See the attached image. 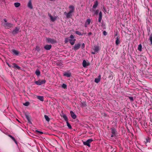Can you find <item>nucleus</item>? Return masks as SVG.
Returning <instances> with one entry per match:
<instances>
[{"instance_id":"nucleus-1","label":"nucleus","mask_w":152,"mask_h":152,"mask_svg":"<svg viewBox=\"0 0 152 152\" xmlns=\"http://www.w3.org/2000/svg\"><path fill=\"white\" fill-rule=\"evenodd\" d=\"M76 41V39L75 38V37L72 35L71 34L69 37H66L65 39L64 42L65 43H67L69 42L71 45H73Z\"/></svg>"},{"instance_id":"nucleus-2","label":"nucleus","mask_w":152,"mask_h":152,"mask_svg":"<svg viewBox=\"0 0 152 152\" xmlns=\"http://www.w3.org/2000/svg\"><path fill=\"white\" fill-rule=\"evenodd\" d=\"M93 141L92 139H90L88 140L86 142H83V144L85 145H87L88 147H90V143Z\"/></svg>"},{"instance_id":"nucleus-3","label":"nucleus","mask_w":152,"mask_h":152,"mask_svg":"<svg viewBox=\"0 0 152 152\" xmlns=\"http://www.w3.org/2000/svg\"><path fill=\"white\" fill-rule=\"evenodd\" d=\"M2 24L3 26L4 27L7 28H11L13 26L12 24L8 23H3Z\"/></svg>"},{"instance_id":"nucleus-4","label":"nucleus","mask_w":152,"mask_h":152,"mask_svg":"<svg viewBox=\"0 0 152 152\" xmlns=\"http://www.w3.org/2000/svg\"><path fill=\"white\" fill-rule=\"evenodd\" d=\"M45 82L46 81L45 80H38L34 82L36 84L38 85H40L42 84H45Z\"/></svg>"},{"instance_id":"nucleus-5","label":"nucleus","mask_w":152,"mask_h":152,"mask_svg":"<svg viewBox=\"0 0 152 152\" xmlns=\"http://www.w3.org/2000/svg\"><path fill=\"white\" fill-rule=\"evenodd\" d=\"M46 40L47 42L51 44H54L56 42V40L50 38H47L46 39Z\"/></svg>"},{"instance_id":"nucleus-6","label":"nucleus","mask_w":152,"mask_h":152,"mask_svg":"<svg viewBox=\"0 0 152 152\" xmlns=\"http://www.w3.org/2000/svg\"><path fill=\"white\" fill-rule=\"evenodd\" d=\"M69 12L73 13L74 12L75 10V6L72 5H70L69 7Z\"/></svg>"},{"instance_id":"nucleus-7","label":"nucleus","mask_w":152,"mask_h":152,"mask_svg":"<svg viewBox=\"0 0 152 152\" xmlns=\"http://www.w3.org/2000/svg\"><path fill=\"white\" fill-rule=\"evenodd\" d=\"M80 46L81 45L80 43L75 44L72 49L76 51L78 50L80 48Z\"/></svg>"},{"instance_id":"nucleus-8","label":"nucleus","mask_w":152,"mask_h":152,"mask_svg":"<svg viewBox=\"0 0 152 152\" xmlns=\"http://www.w3.org/2000/svg\"><path fill=\"white\" fill-rule=\"evenodd\" d=\"M20 28L18 27H16L12 31V33L13 35H15L18 33L19 31Z\"/></svg>"},{"instance_id":"nucleus-9","label":"nucleus","mask_w":152,"mask_h":152,"mask_svg":"<svg viewBox=\"0 0 152 152\" xmlns=\"http://www.w3.org/2000/svg\"><path fill=\"white\" fill-rule=\"evenodd\" d=\"M48 15L50 17V20L53 22L57 18V16H55L54 17H53L50 13L48 14Z\"/></svg>"},{"instance_id":"nucleus-10","label":"nucleus","mask_w":152,"mask_h":152,"mask_svg":"<svg viewBox=\"0 0 152 152\" xmlns=\"http://www.w3.org/2000/svg\"><path fill=\"white\" fill-rule=\"evenodd\" d=\"M72 13L71 12H69L67 13L66 12H65L64 13V14L66 16V18H71L72 16Z\"/></svg>"},{"instance_id":"nucleus-11","label":"nucleus","mask_w":152,"mask_h":152,"mask_svg":"<svg viewBox=\"0 0 152 152\" xmlns=\"http://www.w3.org/2000/svg\"><path fill=\"white\" fill-rule=\"evenodd\" d=\"M116 131V130L114 129L113 128L111 129V133L112 134L111 135V137H113L115 136Z\"/></svg>"},{"instance_id":"nucleus-12","label":"nucleus","mask_w":152,"mask_h":152,"mask_svg":"<svg viewBox=\"0 0 152 152\" xmlns=\"http://www.w3.org/2000/svg\"><path fill=\"white\" fill-rule=\"evenodd\" d=\"M27 6L30 9H31L33 8V6L32 4L31 1V0H29L27 4Z\"/></svg>"},{"instance_id":"nucleus-13","label":"nucleus","mask_w":152,"mask_h":152,"mask_svg":"<svg viewBox=\"0 0 152 152\" xmlns=\"http://www.w3.org/2000/svg\"><path fill=\"white\" fill-rule=\"evenodd\" d=\"M52 45H45L44 47V48L47 50H50L51 48Z\"/></svg>"},{"instance_id":"nucleus-14","label":"nucleus","mask_w":152,"mask_h":152,"mask_svg":"<svg viewBox=\"0 0 152 152\" xmlns=\"http://www.w3.org/2000/svg\"><path fill=\"white\" fill-rule=\"evenodd\" d=\"M70 113L72 118L75 119L76 118V116L75 113L72 111H70Z\"/></svg>"},{"instance_id":"nucleus-15","label":"nucleus","mask_w":152,"mask_h":152,"mask_svg":"<svg viewBox=\"0 0 152 152\" xmlns=\"http://www.w3.org/2000/svg\"><path fill=\"white\" fill-rule=\"evenodd\" d=\"M12 52L13 54L16 55H18L19 54V52L18 51L14 49L12 50Z\"/></svg>"},{"instance_id":"nucleus-16","label":"nucleus","mask_w":152,"mask_h":152,"mask_svg":"<svg viewBox=\"0 0 152 152\" xmlns=\"http://www.w3.org/2000/svg\"><path fill=\"white\" fill-rule=\"evenodd\" d=\"M120 43V40L119 38L118 37H117L116 38V40L115 41V44L117 45H118Z\"/></svg>"},{"instance_id":"nucleus-17","label":"nucleus","mask_w":152,"mask_h":152,"mask_svg":"<svg viewBox=\"0 0 152 152\" xmlns=\"http://www.w3.org/2000/svg\"><path fill=\"white\" fill-rule=\"evenodd\" d=\"M99 78H95V83H98L100 82L101 78L100 75H99Z\"/></svg>"},{"instance_id":"nucleus-18","label":"nucleus","mask_w":152,"mask_h":152,"mask_svg":"<svg viewBox=\"0 0 152 152\" xmlns=\"http://www.w3.org/2000/svg\"><path fill=\"white\" fill-rule=\"evenodd\" d=\"M94 50L95 52H98L99 50V48L97 46H94Z\"/></svg>"},{"instance_id":"nucleus-19","label":"nucleus","mask_w":152,"mask_h":152,"mask_svg":"<svg viewBox=\"0 0 152 152\" xmlns=\"http://www.w3.org/2000/svg\"><path fill=\"white\" fill-rule=\"evenodd\" d=\"M83 67H86L88 66V64H87V63L85 60H84L83 62Z\"/></svg>"},{"instance_id":"nucleus-20","label":"nucleus","mask_w":152,"mask_h":152,"mask_svg":"<svg viewBox=\"0 0 152 152\" xmlns=\"http://www.w3.org/2000/svg\"><path fill=\"white\" fill-rule=\"evenodd\" d=\"M98 1H95L94 2V4L93 6V8H96L98 5Z\"/></svg>"},{"instance_id":"nucleus-21","label":"nucleus","mask_w":152,"mask_h":152,"mask_svg":"<svg viewBox=\"0 0 152 152\" xmlns=\"http://www.w3.org/2000/svg\"><path fill=\"white\" fill-rule=\"evenodd\" d=\"M13 67L15 68H17L18 69H20V67L18 66L15 64V63H13Z\"/></svg>"},{"instance_id":"nucleus-22","label":"nucleus","mask_w":152,"mask_h":152,"mask_svg":"<svg viewBox=\"0 0 152 152\" xmlns=\"http://www.w3.org/2000/svg\"><path fill=\"white\" fill-rule=\"evenodd\" d=\"M64 75L68 77H69L71 76V74L70 73L65 72L64 74Z\"/></svg>"},{"instance_id":"nucleus-23","label":"nucleus","mask_w":152,"mask_h":152,"mask_svg":"<svg viewBox=\"0 0 152 152\" xmlns=\"http://www.w3.org/2000/svg\"><path fill=\"white\" fill-rule=\"evenodd\" d=\"M37 98L40 100L41 101H43V96H37Z\"/></svg>"},{"instance_id":"nucleus-24","label":"nucleus","mask_w":152,"mask_h":152,"mask_svg":"<svg viewBox=\"0 0 152 152\" xmlns=\"http://www.w3.org/2000/svg\"><path fill=\"white\" fill-rule=\"evenodd\" d=\"M14 4L15 7H18L20 6V4L19 2H15L14 3Z\"/></svg>"},{"instance_id":"nucleus-25","label":"nucleus","mask_w":152,"mask_h":152,"mask_svg":"<svg viewBox=\"0 0 152 152\" xmlns=\"http://www.w3.org/2000/svg\"><path fill=\"white\" fill-rule=\"evenodd\" d=\"M35 74H36L37 75L39 76L40 74V72L39 70L38 69L36 70L35 71Z\"/></svg>"},{"instance_id":"nucleus-26","label":"nucleus","mask_w":152,"mask_h":152,"mask_svg":"<svg viewBox=\"0 0 152 152\" xmlns=\"http://www.w3.org/2000/svg\"><path fill=\"white\" fill-rule=\"evenodd\" d=\"M44 117L45 118V120L49 122L50 121V118L47 115H44Z\"/></svg>"},{"instance_id":"nucleus-27","label":"nucleus","mask_w":152,"mask_h":152,"mask_svg":"<svg viewBox=\"0 0 152 152\" xmlns=\"http://www.w3.org/2000/svg\"><path fill=\"white\" fill-rule=\"evenodd\" d=\"M142 48V45L140 44L138 46V50L140 51H141Z\"/></svg>"},{"instance_id":"nucleus-28","label":"nucleus","mask_w":152,"mask_h":152,"mask_svg":"<svg viewBox=\"0 0 152 152\" xmlns=\"http://www.w3.org/2000/svg\"><path fill=\"white\" fill-rule=\"evenodd\" d=\"M91 22V19H88L86 20L85 23L88 25H89L90 24Z\"/></svg>"},{"instance_id":"nucleus-29","label":"nucleus","mask_w":152,"mask_h":152,"mask_svg":"<svg viewBox=\"0 0 152 152\" xmlns=\"http://www.w3.org/2000/svg\"><path fill=\"white\" fill-rule=\"evenodd\" d=\"M62 117L66 121H67V118L65 114H63V115Z\"/></svg>"},{"instance_id":"nucleus-30","label":"nucleus","mask_w":152,"mask_h":152,"mask_svg":"<svg viewBox=\"0 0 152 152\" xmlns=\"http://www.w3.org/2000/svg\"><path fill=\"white\" fill-rule=\"evenodd\" d=\"M75 33L79 35H83V33L82 34V33H81L80 32L77 31H75Z\"/></svg>"},{"instance_id":"nucleus-31","label":"nucleus","mask_w":152,"mask_h":152,"mask_svg":"<svg viewBox=\"0 0 152 152\" xmlns=\"http://www.w3.org/2000/svg\"><path fill=\"white\" fill-rule=\"evenodd\" d=\"M66 124H67V126L68 127V128L70 129H71L72 126H71V125L69 123V122L68 121H67Z\"/></svg>"},{"instance_id":"nucleus-32","label":"nucleus","mask_w":152,"mask_h":152,"mask_svg":"<svg viewBox=\"0 0 152 152\" xmlns=\"http://www.w3.org/2000/svg\"><path fill=\"white\" fill-rule=\"evenodd\" d=\"M35 50L37 51H39L40 50V47L38 46L37 45L36 46Z\"/></svg>"},{"instance_id":"nucleus-33","label":"nucleus","mask_w":152,"mask_h":152,"mask_svg":"<svg viewBox=\"0 0 152 152\" xmlns=\"http://www.w3.org/2000/svg\"><path fill=\"white\" fill-rule=\"evenodd\" d=\"M62 87L64 89H66L67 88V86L66 84L63 83L62 85Z\"/></svg>"},{"instance_id":"nucleus-34","label":"nucleus","mask_w":152,"mask_h":152,"mask_svg":"<svg viewBox=\"0 0 152 152\" xmlns=\"http://www.w3.org/2000/svg\"><path fill=\"white\" fill-rule=\"evenodd\" d=\"M149 39L151 42V45H152V34H151L150 35Z\"/></svg>"},{"instance_id":"nucleus-35","label":"nucleus","mask_w":152,"mask_h":152,"mask_svg":"<svg viewBox=\"0 0 152 152\" xmlns=\"http://www.w3.org/2000/svg\"><path fill=\"white\" fill-rule=\"evenodd\" d=\"M29 103L28 102H25V103H23V105L26 106H28L29 105Z\"/></svg>"},{"instance_id":"nucleus-36","label":"nucleus","mask_w":152,"mask_h":152,"mask_svg":"<svg viewBox=\"0 0 152 152\" xmlns=\"http://www.w3.org/2000/svg\"><path fill=\"white\" fill-rule=\"evenodd\" d=\"M129 99L131 101H133L134 99H133V97H130V96H129Z\"/></svg>"},{"instance_id":"nucleus-37","label":"nucleus","mask_w":152,"mask_h":152,"mask_svg":"<svg viewBox=\"0 0 152 152\" xmlns=\"http://www.w3.org/2000/svg\"><path fill=\"white\" fill-rule=\"evenodd\" d=\"M11 139L15 142L16 143V144H17V141H16V140H15V138L13 137H12V138H11Z\"/></svg>"},{"instance_id":"nucleus-38","label":"nucleus","mask_w":152,"mask_h":152,"mask_svg":"<svg viewBox=\"0 0 152 152\" xmlns=\"http://www.w3.org/2000/svg\"><path fill=\"white\" fill-rule=\"evenodd\" d=\"M102 19V17H99V19H98V21L99 22H101Z\"/></svg>"},{"instance_id":"nucleus-39","label":"nucleus","mask_w":152,"mask_h":152,"mask_svg":"<svg viewBox=\"0 0 152 152\" xmlns=\"http://www.w3.org/2000/svg\"><path fill=\"white\" fill-rule=\"evenodd\" d=\"M146 142H150V140L149 138H148L146 139Z\"/></svg>"},{"instance_id":"nucleus-40","label":"nucleus","mask_w":152,"mask_h":152,"mask_svg":"<svg viewBox=\"0 0 152 152\" xmlns=\"http://www.w3.org/2000/svg\"><path fill=\"white\" fill-rule=\"evenodd\" d=\"M102 13L101 12H100L99 14V17H102Z\"/></svg>"},{"instance_id":"nucleus-41","label":"nucleus","mask_w":152,"mask_h":152,"mask_svg":"<svg viewBox=\"0 0 152 152\" xmlns=\"http://www.w3.org/2000/svg\"><path fill=\"white\" fill-rule=\"evenodd\" d=\"M38 133H39L40 134H43V132H42L39 131H36Z\"/></svg>"},{"instance_id":"nucleus-42","label":"nucleus","mask_w":152,"mask_h":152,"mask_svg":"<svg viewBox=\"0 0 152 152\" xmlns=\"http://www.w3.org/2000/svg\"><path fill=\"white\" fill-rule=\"evenodd\" d=\"M85 44L84 43H83L81 46V48L82 49L84 48H85Z\"/></svg>"},{"instance_id":"nucleus-43","label":"nucleus","mask_w":152,"mask_h":152,"mask_svg":"<svg viewBox=\"0 0 152 152\" xmlns=\"http://www.w3.org/2000/svg\"><path fill=\"white\" fill-rule=\"evenodd\" d=\"M103 34L104 35H106L107 34L106 32L105 31H104L103 32Z\"/></svg>"},{"instance_id":"nucleus-44","label":"nucleus","mask_w":152,"mask_h":152,"mask_svg":"<svg viewBox=\"0 0 152 152\" xmlns=\"http://www.w3.org/2000/svg\"><path fill=\"white\" fill-rule=\"evenodd\" d=\"M92 34L91 32H89L88 33V36H89L91 35Z\"/></svg>"},{"instance_id":"nucleus-45","label":"nucleus","mask_w":152,"mask_h":152,"mask_svg":"<svg viewBox=\"0 0 152 152\" xmlns=\"http://www.w3.org/2000/svg\"><path fill=\"white\" fill-rule=\"evenodd\" d=\"M4 22H5V23H7V20L6 19V18H4Z\"/></svg>"},{"instance_id":"nucleus-46","label":"nucleus","mask_w":152,"mask_h":152,"mask_svg":"<svg viewBox=\"0 0 152 152\" xmlns=\"http://www.w3.org/2000/svg\"><path fill=\"white\" fill-rule=\"evenodd\" d=\"M88 25V24H87L86 23H85V26L86 27H87Z\"/></svg>"},{"instance_id":"nucleus-47","label":"nucleus","mask_w":152,"mask_h":152,"mask_svg":"<svg viewBox=\"0 0 152 152\" xmlns=\"http://www.w3.org/2000/svg\"><path fill=\"white\" fill-rule=\"evenodd\" d=\"M95 51L94 52H91V54H95Z\"/></svg>"},{"instance_id":"nucleus-48","label":"nucleus","mask_w":152,"mask_h":152,"mask_svg":"<svg viewBox=\"0 0 152 152\" xmlns=\"http://www.w3.org/2000/svg\"><path fill=\"white\" fill-rule=\"evenodd\" d=\"M8 136L10 137L11 138H12V136L11 135H9Z\"/></svg>"},{"instance_id":"nucleus-49","label":"nucleus","mask_w":152,"mask_h":152,"mask_svg":"<svg viewBox=\"0 0 152 152\" xmlns=\"http://www.w3.org/2000/svg\"><path fill=\"white\" fill-rule=\"evenodd\" d=\"M7 65H8V66L10 67H11V65H10L8 63H7Z\"/></svg>"},{"instance_id":"nucleus-50","label":"nucleus","mask_w":152,"mask_h":152,"mask_svg":"<svg viewBox=\"0 0 152 152\" xmlns=\"http://www.w3.org/2000/svg\"><path fill=\"white\" fill-rule=\"evenodd\" d=\"M98 10H96V14H97V13H98Z\"/></svg>"}]
</instances>
